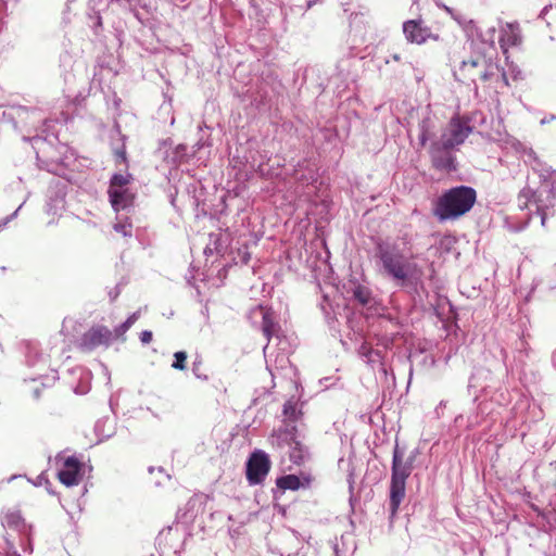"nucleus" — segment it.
<instances>
[{
  "label": "nucleus",
  "instance_id": "5",
  "mask_svg": "<svg viewBox=\"0 0 556 556\" xmlns=\"http://www.w3.org/2000/svg\"><path fill=\"white\" fill-rule=\"evenodd\" d=\"M132 182L134 177L129 173L114 174L111 177L108 194L114 211L126 210L134 204L136 190L131 187Z\"/></svg>",
  "mask_w": 556,
  "mask_h": 556
},
{
  "label": "nucleus",
  "instance_id": "41",
  "mask_svg": "<svg viewBox=\"0 0 556 556\" xmlns=\"http://www.w3.org/2000/svg\"><path fill=\"white\" fill-rule=\"evenodd\" d=\"M553 364H554V366L556 367V351H555V352H554V354H553Z\"/></svg>",
  "mask_w": 556,
  "mask_h": 556
},
{
  "label": "nucleus",
  "instance_id": "33",
  "mask_svg": "<svg viewBox=\"0 0 556 556\" xmlns=\"http://www.w3.org/2000/svg\"><path fill=\"white\" fill-rule=\"evenodd\" d=\"M140 312L132 313L124 323L125 325L130 328L139 318Z\"/></svg>",
  "mask_w": 556,
  "mask_h": 556
},
{
  "label": "nucleus",
  "instance_id": "35",
  "mask_svg": "<svg viewBox=\"0 0 556 556\" xmlns=\"http://www.w3.org/2000/svg\"><path fill=\"white\" fill-rule=\"evenodd\" d=\"M484 371L483 370H477L475 374H472V376L470 377L469 379V384H468V388L471 389V388H477V384H476V379L478 376H481L483 375Z\"/></svg>",
  "mask_w": 556,
  "mask_h": 556
},
{
  "label": "nucleus",
  "instance_id": "34",
  "mask_svg": "<svg viewBox=\"0 0 556 556\" xmlns=\"http://www.w3.org/2000/svg\"><path fill=\"white\" fill-rule=\"evenodd\" d=\"M140 341L143 343V344H148L152 341V332L150 330H143L141 333H140Z\"/></svg>",
  "mask_w": 556,
  "mask_h": 556
},
{
  "label": "nucleus",
  "instance_id": "12",
  "mask_svg": "<svg viewBox=\"0 0 556 556\" xmlns=\"http://www.w3.org/2000/svg\"><path fill=\"white\" fill-rule=\"evenodd\" d=\"M500 46L504 53L508 48L517 47L522 42V34L518 23H506L500 29Z\"/></svg>",
  "mask_w": 556,
  "mask_h": 556
},
{
  "label": "nucleus",
  "instance_id": "1",
  "mask_svg": "<svg viewBox=\"0 0 556 556\" xmlns=\"http://www.w3.org/2000/svg\"><path fill=\"white\" fill-rule=\"evenodd\" d=\"M378 256L383 274L399 286H417L420 282L424 273L412 254L401 252L395 245H379Z\"/></svg>",
  "mask_w": 556,
  "mask_h": 556
},
{
  "label": "nucleus",
  "instance_id": "6",
  "mask_svg": "<svg viewBox=\"0 0 556 556\" xmlns=\"http://www.w3.org/2000/svg\"><path fill=\"white\" fill-rule=\"evenodd\" d=\"M471 131L472 128L467 122L459 117H453L442 129L440 138L435 141L443 147L455 149L465 142Z\"/></svg>",
  "mask_w": 556,
  "mask_h": 556
},
{
  "label": "nucleus",
  "instance_id": "22",
  "mask_svg": "<svg viewBox=\"0 0 556 556\" xmlns=\"http://www.w3.org/2000/svg\"><path fill=\"white\" fill-rule=\"evenodd\" d=\"M353 298L357 300L362 305H366L370 300V292L366 287L356 286L353 289Z\"/></svg>",
  "mask_w": 556,
  "mask_h": 556
},
{
  "label": "nucleus",
  "instance_id": "25",
  "mask_svg": "<svg viewBox=\"0 0 556 556\" xmlns=\"http://www.w3.org/2000/svg\"><path fill=\"white\" fill-rule=\"evenodd\" d=\"M250 260V253L248 252V245H241L238 248V256L233 257L236 264H247Z\"/></svg>",
  "mask_w": 556,
  "mask_h": 556
},
{
  "label": "nucleus",
  "instance_id": "14",
  "mask_svg": "<svg viewBox=\"0 0 556 556\" xmlns=\"http://www.w3.org/2000/svg\"><path fill=\"white\" fill-rule=\"evenodd\" d=\"M298 440L296 428L291 422H286L270 435V443L278 448L291 446Z\"/></svg>",
  "mask_w": 556,
  "mask_h": 556
},
{
  "label": "nucleus",
  "instance_id": "38",
  "mask_svg": "<svg viewBox=\"0 0 556 556\" xmlns=\"http://www.w3.org/2000/svg\"><path fill=\"white\" fill-rule=\"evenodd\" d=\"M117 156L121 157L123 162H126V152L124 150L117 152Z\"/></svg>",
  "mask_w": 556,
  "mask_h": 556
},
{
  "label": "nucleus",
  "instance_id": "10",
  "mask_svg": "<svg viewBox=\"0 0 556 556\" xmlns=\"http://www.w3.org/2000/svg\"><path fill=\"white\" fill-rule=\"evenodd\" d=\"M403 33L409 43L422 45L428 39L439 40L422 20H409L403 23Z\"/></svg>",
  "mask_w": 556,
  "mask_h": 556
},
{
  "label": "nucleus",
  "instance_id": "15",
  "mask_svg": "<svg viewBox=\"0 0 556 556\" xmlns=\"http://www.w3.org/2000/svg\"><path fill=\"white\" fill-rule=\"evenodd\" d=\"M2 525L8 529L16 530L21 533H25L27 530L25 521L17 511L7 513L2 518Z\"/></svg>",
  "mask_w": 556,
  "mask_h": 556
},
{
  "label": "nucleus",
  "instance_id": "31",
  "mask_svg": "<svg viewBox=\"0 0 556 556\" xmlns=\"http://www.w3.org/2000/svg\"><path fill=\"white\" fill-rule=\"evenodd\" d=\"M140 312L132 313L124 323L125 325L130 328L139 318Z\"/></svg>",
  "mask_w": 556,
  "mask_h": 556
},
{
  "label": "nucleus",
  "instance_id": "3",
  "mask_svg": "<svg viewBox=\"0 0 556 556\" xmlns=\"http://www.w3.org/2000/svg\"><path fill=\"white\" fill-rule=\"evenodd\" d=\"M477 199L473 188L458 186L447 190L437 201L434 215L440 220L456 219L471 210Z\"/></svg>",
  "mask_w": 556,
  "mask_h": 556
},
{
  "label": "nucleus",
  "instance_id": "40",
  "mask_svg": "<svg viewBox=\"0 0 556 556\" xmlns=\"http://www.w3.org/2000/svg\"><path fill=\"white\" fill-rule=\"evenodd\" d=\"M392 59L396 62H399L401 60V56L399 54H393L392 55Z\"/></svg>",
  "mask_w": 556,
  "mask_h": 556
},
{
  "label": "nucleus",
  "instance_id": "27",
  "mask_svg": "<svg viewBox=\"0 0 556 556\" xmlns=\"http://www.w3.org/2000/svg\"><path fill=\"white\" fill-rule=\"evenodd\" d=\"M128 327L125 325V323L121 324L119 326H117L112 332L114 334V340H117L119 338H122L123 340H125L124 338V334L128 331Z\"/></svg>",
  "mask_w": 556,
  "mask_h": 556
},
{
  "label": "nucleus",
  "instance_id": "37",
  "mask_svg": "<svg viewBox=\"0 0 556 556\" xmlns=\"http://www.w3.org/2000/svg\"><path fill=\"white\" fill-rule=\"evenodd\" d=\"M21 208V206L12 214L10 215L9 217L4 218L3 222H0V230L5 227V225L16 216L18 210Z\"/></svg>",
  "mask_w": 556,
  "mask_h": 556
},
{
  "label": "nucleus",
  "instance_id": "32",
  "mask_svg": "<svg viewBox=\"0 0 556 556\" xmlns=\"http://www.w3.org/2000/svg\"><path fill=\"white\" fill-rule=\"evenodd\" d=\"M140 312L132 313L124 323L125 325L130 328L139 318Z\"/></svg>",
  "mask_w": 556,
  "mask_h": 556
},
{
  "label": "nucleus",
  "instance_id": "21",
  "mask_svg": "<svg viewBox=\"0 0 556 556\" xmlns=\"http://www.w3.org/2000/svg\"><path fill=\"white\" fill-rule=\"evenodd\" d=\"M419 141L420 144L424 147L427 143V141L431 138L432 125L430 118H424L419 124Z\"/></svg>",
  "mask_w": 556,
  "mask_h": 556
},
{
  "label": "nucleus",
  "instance_id": "11",
  "mask_svg": "<svg viewBox=\"0 0 556 556\" xmlns=\"http://www.w3.org/2000/svg\"><path fill=\"white\" fill-rule=\"evenodd\" d=\"M452 150L453 149L443 147L437 141L432 142L430 147V156L432 164L437 169L445 172L456 170V160Z\"/></svg>",
  "mask_w": 556,
  "mask_h": 556
},
{
  "label": "nucleus",
  "instance_id": "7",
  "mask_svg": "<svg viewBox=\"0 0 556 556\" xmlns=\"http://www.w3.org/2000/svg\"><path fill=\"white\" fill-rule=\"evenodd\" d=\"M535 213L541 216V224L545 225L546 210L555 204L556 201V175H551L544 179L535 190Z\"/></svg>",
  "mask_w": 556,
  "mask_h": 556
},
{
  "label": "nucleus",
  "instance_id": "16",
  "mask_svg": "<svg viewBox=\"0 0 556 556\" xmlns=\"http://www.w3.org/2000/svg\"><path fill=\"white\" fill-rule=\"evenodd\" d=\"M290 460L296 465L302 464L308 458L307 447L298 439L291 446H289Z\"/></svg>",
  "mask_w": 556,
  "mask_h": 556
},
{
  "label": "nucleus",
  "instance_id": "24",
  "mask_svg": "<svg viewBox=\"0 0 556 556\" xmlns=\"http://www.w3.org/2000/svg\"><path fill=\"white\" fill-rule=\"evenodd\" d=\"M283 415L292 421L295 420L298 418L296 405L290 401L285 403Z\"/></svg>",
  "mask_w": 556,
  "mask_h": 556
},
{
  "label": "nucleus",
  "instance_id": "20",
  "mask_svg": "<svg viewBox=\"0 0 556 556\" xmlns=\"http://www.w3.org/2000/svg\"><path fill=\"white\" fill-rule=\"evenodd\" d=\"M277 486L282 490H298L301 481L295 475H287L277 480Z\"/></svg>",
  "mask_w": 556,
  "mask_h": 556
},
{
  "label": "nucleus",
  "instance_id": "18",
  "mask_svg": "<svg viewBox=\"0 0 556 556\" xmlns=\"http://www.w3.org/2000/svg\"><path fill=\"white\" fill-rule=\"evenodd\" d=\"M358 355L368 365L374 366L381 361V354L379 351L374 350L368 343L364 342L358 348Z\"/></svg>",
  "mask_w": 556,
  "mask_h": 556
},
{
  "label": "nucleus",
  "instance_id": "36",
  "mask_svg": "<svg viewBox=\"0 0 556 556\" xmlns=\"http://www.w3.org/2000/svg\"><path fill=\"white\" fill-rule=\"evenodd\" d=\"M119 293H121V290H119L118 286H116L114 289H112L109 292V296H110L111 301L116 300V298L119 295Z\"/></svg>",
  "mask_w": 556,
  "mask_h": 556
},
{
  "label": "nucleus",
  "instance_id": "19",
  "mask_svg": "<svg viewBox=\"0 0 556 556\" xmlns=\"http://www.w3.org/2000/svg\"><path fill=\"white\" fill-rule=\"evenodd\" d=\"M260 311L263 315L262 329L264 336L269 340L270 337L277 333L278 325L274 320L273 313L269 311H264L263 307H260Z\"/></svg>",
  "mask_w": 556,
  "mask_h": 556
},
{
  "label": "nucleus",
  "instance_id": "28",
  "mask_svg": "<svg viewBox=\"0 0 556 556\" xmlns=\"http://www.w3.org/2000/svg\"><path fill=\"white\" fill-rule=\"evenodd\" d=\"M115 230L117 232L123 233L124 237H130L131 236V226L126 224H117L114 226Z\"/></svg>",
  "mask_w": 556,
  "mask_h": 556
},
{
  "label": "nucleus",
  "instance_id": "26",
  "mask_svg": "<svg viewBox=\"0 0 556 556\" xmlns=\"http://www.w3.org/2000/svg\"><path fill=\"white\" fill-rule=\"evenodd\" d=\"M192 372L198 379L207 380V376L202 372V359L197 358L192 363Z\"/></svg>",
  "mask_w": 556,
  "mask_h": 556
},
{
  "label": "nucleus",
  "instance_id": "2",
  "mask_svg": "<svg viewBox=\"0 0 556 556\" xmlns=\"http://www.w3.org/2000/svg\"><path fill=\"white\" fill-rule=\"evenodd\" d=\"M454 76L464 84L476 85L478 80L486 83L496 79L503 86H508L507 76L498 65L479 54L463 60L459 66L454 70Z\"/></svg>",
  "mask_w": 556,
  "mask_h": 556
},
{
  "label": "nucleus",
  "instance_id": "29",
  "mask_svg": "<svg viewBox=\"0 0 556 556\" xmlns=\"http://www.w3.org/2000/svg\"><path fill=\"white\" fill-rule=\"evenodd\" d=\"M228 245H215L214 249H212L210 245H206L203 250V254L208 256V255H212L214 253V251H216L217 253H220L222 251L226 250Z\"/></svg>",
  "mask_w": 556,
  "mask_h": 556
},
{
  "label": "nucleus",
  "instance_id": "17",
  "mask_svg": "<svg viewBox=\"0 0 556 556\" xmlns=\"http://www.w3.org/2000/svg\"><path fill=\"white\" fill-rule=\"evenodd\" d=\"M535 191L529 187H525L518 194V206L521 210H529L532 213V207L535 208Z\"/></svg>",
  "mask_w": 556,
  "mask_h": 556
},
{
  "label": "nucleus",
  "instance_id": "39",
  "mask_svg": "<svg viewBox=\"0 0 556 556\" xmlns=\"http://www.w3.org/2000/svg\"><path fill=\"white\" fill-rule=\"evenodd\" d=\"M321 0H309L307 2V9H311L314 4H316L317 2H320Z\"/></svg>",
  "mask_w": 556,
  "mask_h": 556
},
{
  "label": "nucleus",
  "instance_id": "8",
  "mask_svg": "<svg viewBox=\"0 0 556 556\" xmlns=\"http://www.w3.org/2000/svg\"><path fill=\"white\" fill-rule=\"evenodd\" d=\"M270 469L268 455L262 451H254L247 462V479L251 485L262 483Z\"/></svg>",
  "mask_w": 556,
  "mask_h": 556
},
{
  "label": "nucleus",
  "instance_id": "23",
  "mask_svg": "<svg viewBox=\"0 0 556 556\" xmlns=\"http://www.w3.org/2000/svg\"><path fill=\"white\" fill-rule=\"evenodd\" d=\"M174 358L172 367L174 369L184 370L186 368L187 353L178 351L174 354Z\"/></svg>",
  "mask_w": 556,
  "mask_h": 556
},
{
  "label": "nucleus",
  "instance_id": "4",
  "mask_svg": "<svg viewBox=\"0 0 556 556\" xmlns=\"http://www.w3.org/2000/svg\"><path fill=\"white\" fill-rule=\"evenodd\" d=\"M416 455L412 454L404 459V451L396 444L393 450L392 458V475L390 484V510L394 516L405 497L406 479L410 476L413 470V463Z\"/></svg>",
  "mask_w": 556,
  "mask_h": 556
},
{
  "label": "nucleus",
  "instance_id": "9",
  "mask_svg": "<svg viewBox=\"0 0 556 556\" xmlns=\"http://www.w3.org/2000/svg\"><path fill=\"white\" fill-rule=\"evenodd\" d=\"M114 341V334L105 326H94L86 331L79 341L84 351H92L99 346H109Z\"/></svg>",
  "mask_w": 556,
  "mask_h": 556
},
{
  "label": "nucleus",
  "instance_id": "13",
  "mask_svg": "<svg viewBox=\"0 0 556 556\" xmlns=\"http://www.w3.org/2000/svg\"><path fill=\"white\" fill-rule=\"evenodd\" d=\"M58 476L66 486L77 485L80 481V463L78 459L74 456L67 457Z\"/></svg>",
  "mask_w": 556,
  "mask_h": 556
},
{
  "label": "nucleus",
  "instance_id": "30",
  "mask_svg": "<svg viewBox=\"0 0 556 556\" xmlns=\"http://www.w3.org/2000/svg\"><path fill=\"white\" fill-rule=\"evenodd\" d=\"M140 312L132 313L124 323L125 325L130 328L139 318Z\"/></svg>",
  "mask_w": 556,
  "mask_h": 556
}]
</instances>
